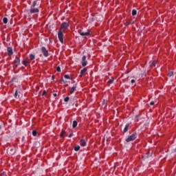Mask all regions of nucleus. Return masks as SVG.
I'll return each mask as SVG.
<instances>
[{
  "label": "nucleus",
  "mask_w": 176,
  "mask_h": 176,
  "mask_svg": "<svg viewBox=\"0 0 176 176\" xmlns=\"http://www.w3.org/2000/svg\"><path fill=\"white\" fill-rule=\"evenodd\" d=\"M38 4V1H34L30 6L29 12H28V16L30 19H38V14L41 10V7L36 8Z\"/></svg>",
  "instance_id": "nucleus-1"
},
{
  "label": "nucleus",
  "mask_w": 176,
  "mask_h": 176,
  "mask_svg": "<svg viewBox=\"0 0 176 176\" xmlns=\"http://www.w3.org/2000/svg\"><path fill=\"white\" fill-rule=\"evenodd\" d=\"M137 139V133H134L132 135H129L126 138V142H131V141H134Z\"/></svg>",
  "instance_id": "nucleus-2"
},
{
  "label": "nucleus",
  "mask_w": 176,
  "mask_h": 176,
  "mask_svg": "<svg viewBox=\"0 0 176 176\" xmlns=\"http://www.w3.org/2000/svg\"><path fill=\"white\" fill-rule=\"evenodd\" d=\"M58 39L60 43H64V33H63L61 30H59L58 32Z\"/></svg>",
  "instance_id": "nucleus-3"
},
{
  "label": "nucleus",
  "mask_w": 176,
  "mask_h": 176,
  "mask_svg": "<svg viewBox=\"0 0 176 176\" xmlns=\"http://www.w3.org/2000/svg\"><path fill=\"white\" fill-rule=\"evenodd\" d=\"M69 27V23H68V22H63L60 25V28L59 30H61V31H63V30H67V28H68Z\"/></svg>",
  "instance_id": "nucleus-4"
},
{
  "label": "nucleus",
  "mask_w": 176,
  "mask_h": 176,
  "mask_svg": "<svg viewBox=\"0 0 176 176\" xmlns=\"http://www.w3.org/2000/svg\"><path fill=\"white\" fill-rule=\"evenodd\" d=\"M41 53H43L44 57H49V51H47L45 47H41Z\"/></svg>",
  "instance_id": "nucleus-5"
},
{
  "label": "nucleus",
  "mask_w": 176,
  "mask_h": 176,
  "mask_svg": "<svg viewBox=\"0 0 176 176\" xmlns=\"http://www.w3.org/2000/svg\"><path fill=\"white\" fill-rule=\"evenodd\" d=\"M20 65V58L16 56L15 60L14 61V67L17 68Z\"/></svg>",
  "instance_id": "nucleus-6"
},
{
  "label": "nucleus",
  "mask_w": 176,
  "mask_h": 176,
  "mask_svg": "<svg viewBox=\"0 0 176 176\" xmlns=\"http://www.w3.org/2000/svg\"><path fill=\"white\" fill-rule=\"evenodd\" d=\"M86 56H83L81 59V65L82 67H86L87 65V60H86Z\"/></svg>",
  "instance_id": "nucleus-7"
},
{
  "label": "nucleus",
  "mask_w": 176,
  "mask_h": 176,
  "mask_svg": "<svg viewBox=\"0 0 176 176\" xmlns=\"http://www.w3.org/2000/svg\"><path fill=\"white\" fill-rule=\"evenodd\" d=\"M79 34L81 36H89V35H90V30H88L87 32H85L80 31Z\"/></svg>",
  "instance_id": "nucleus-8"
},
{
  "label": "nucleus",
  "mask_w": 176,
  "mask_h": 176,
  "mask_svg": "<svg viewBox=\"0 0 176 176\" xmlns=\"http://www.w3.org/2000/svg\"><path fill=\"white\" fill-rule=\"evenodd\" d=\"M80 145L81 146H86V145H87V142H86V140H85V139H81L80 141Z\"/></svg>",
  "instance_id": "nucleus-9"
},
{
  "label": "nucleus",
  "mask_w": 176,
  "mask_h": 176,
  "mask_svg": "<svg viewBox=\"0 0 176 176\" xmlns=\"http://www.w3.org/2000/svg\"><path fill=\"white\" fill-rule=\"evenodd\" d=\"M87 72V69L84 68L82 69L80 72V78H82V76H83V75H85V74H86V72Z\"/></svg>",
  "instance_id": "nucleus-10"
},
{
  "label": "nucleus",
  "mask_w": 176,
  "mask_h": 176,
  "mask_svg": "<svg viewBox=\"0 0 176 176\" xmlns=\"http://www.w3.org/2000/svg\"><path fill=\"white\" fill-rule=\"evenodd\" d=\"M75 90H76V85L73 86L72 88L69 89V93L70 94H74L75 93Z\"/></svg>",
  "instance_id": "nucleus-11"
},
{
  "label": "nucleus",
  "mask_w": 176,
  "mask_h": 176,
  "mask_svg": "<svg viewBox=\"0 0 176 176\" xmlns=\"http://www.w3.org/2000/svg\"><path fill=\"white\" fill-rule=\"evenodd\" d=\"M14 97H15L16 98H20V97H21V94H20V92H19V91L16 90L14 94Z\"/></svg>",
  "instance_id": "nucleus-12"
},
{
  "label": "nucleus",
  "mask_w": 176,
  "mask_h": 176,
  "mask_svg": "<svg viewBox=\"0 0 176 176\" xmlns=\"http://www.w3.org/2000/svg\"><path fill=\"white\" fill-rule=\"evenodd\" d=\"M8 56H12L13 55V49L12 47H8Z\"/></svg>",
  "instance_id": "nucleus-13"
},
{
  "label": "nucleus",
  "mask_w": 176,
  "mask_h": 176,
  "mask_svg": "<svg viewBox=\"0 0 176 176\" xmlns=\"http://www.w3.org/2000/svg\"><path fill=\"white\" fill-rule=\"evenodd\" d=\"M129 128H130V124H126L124 129L123 133H127V131H129Z\"/></svg>",
  "instance_id": "nucleus-14"
},
{
  "label": "nucleus",
  "mask_w": 176,
  "mask_h": 176,
  "mask_svg": "<svg viewBox=\"0 0 176 176\" xmlns=\"http://www.w3.org/2000/svg\"><path fill=\"white\" fill-rule=\"evenodd\" d=\"M65 134H67V132H65V131H62L60 133V137L61 138H64V136L65 135Z\"/></svg>",
  "instance_id": "nucleus-15"
},
{
  "label": "nucleus",
  "mask_w": 176,
  "mask_h": 176,
  "mask_svg": "<svg viewBox=\"0 0 176 176\" xmlns=\"http://www.w3.org/2000/svg\"><path fill=\"white\" fill-rule=\"evenodd\" d=\"M78 126V121L74 120L72 124L73 129H75Z\"/></svg>",
  "instance_id": "nucleus-16"
},
{
  "label": "nucleus",
  "mask_w": 176,
  "mask_h": 176,
  "mask_svg": "<svg viewBox=\"0 0 176 176\" xmlns=\"http://www.w3.org/2000/svg\"><path fill=\"white\" fill-rule=\"evenodd\" d=\"M157 63V62L156 60L153 61V62L151 63V68H153V67H156V63Z\"/></svg>",
  "instance_id": "nucleus-17"
},
{
  "label": "nucleus",
  "mask_w": 176,
  "mask_h": 176,
  "mask_svg": "<svg viewBox=\"0 0 176 176\" xmlns=\"http://www.w3.org/2000/svg\"><path fill=\"white\" fill-rule=\"evenodd\" d=\"M74 151H75L76 152H78V151H80V146H76L74 147Z\"/></svg>",
  "instance_id": "nucleus-18"
},
{
  "label": "nucleus",
  "mask_w": 176,
  "mask_h": 176,
  "mask_svg": "<svg viewBox=\"0 0 176 176\" xmlns=\"http://www.w3.org/2000/svg\"><path fill=\"white\" fill-rule=\"evenodd\" d=\"M30 60H35V55L30 54Z\"/></svg>",
  "instance_id": "nucleus-19"
},
{
  "label": "nucleus",
  "mask_w": 176,
  "mask_h": 176,
  "mask_svg": "<svg viewBox=\"0 0 176 176\" xmlns=\"http://www.w3.org/2000/svg\"><path fill=\"white\" fill-rule=\"evenodd\" d=\"M3 22L4 23V24H8V18L4 17L3 19Z\"/></svg>",
  "instance_id": "nucleus-20"
},
{
  "label": "nucleus",
  "mask_w": 176,
  "mask_h": 176,
  "mask_svg": "<svg viewBox=\"0 0 176 176\" xmlns=\"http://www.w3.org/2000/svg\"><path fill=\"white\" fill-rule=\"evenodd\" d=\"M131 14L132 16H135L137 14V11L135 10H133Z\"/></svg>",
  "instance_id": "nucleus-21"
},
{
  "label": "nucleus",
  "mask_w": 176,
  "mask_h": 176,
  "mask_svg": "<svg viewBox=\"0 0 176 176\" xmlns=\"http://www.w3.org/2000/svg\"><path fill=\"white\" fill-rule=\"evenodd\" d=\"M173 75H174V72H170L168 74V76H169V78H171V76H173Z\"/></svg>",
  "instance_id": "nucleus-22"
},
{
  "label": "nucleus",
  "mask_w": 176,
  "mask_h": 176,
  "mask_svg": "<svg viewBox=\"0 0 176 176\" xmlns=\"http://www.w3.org/2000/svg\"><path fill=\"white\" fill-rule=\"evenodd\" d=\"M56 71H57V72H61V68L60 67V66H58L56 67Z\"/></svg>",
  "instance_id": "nucleus-23"
},
{
  "label": "nucleus",
  "mask_w": 176,
  "mask_h": 176,
  "mask_svg": "<svg viewBox=\"0 0 176 176\" xmlns=\"http://www.w3.org/2000/svg\"><path fill=\"white\" fill-rule=\"evenodd\" d=\"M64 101L65 102H68L69 101V97H66L65 99H64Z\"/></svg>",
  "instance_id": "nucleus-24"
},
{
  "label": "nucleus",
  "mask_w": 176,
  "mask_h": 176,
  "mask_svg": "<svg viewBox=\"0 0 176 176\" xmlns=\"http://www.w3.org/2000/svg\"><path fill=\"white\" fill-rule=\"evenodd\" d=\"M113 80H114L113 78H111L110 80H109L108 83L112 84L113 83Z\"/></svg>",
  "instance_id": "nucleus-25"
},
{
  "label": "nucleus",
  "mask_w": 176,
  "mask_h": 176,
  "mask_svg": "<svg viewBox=\"0 0 176 176\" xmlns=\"http://www.w3.org/2000/svg\"><path fill=\"white\" fill-rule=\"evenodd\" d=\"M64 78H65V79H70L71 78L69 77V75H67V74H65V76H64Z\"/></svg>",
  "instance_id": "nucleus-26"
},
{
  "label": "nucleus",
  "mask_w": 176,
  "mask_h": 176,
  "mask_svg": "<svg viewBox=\"0 0 176 176\" xmlns=\"http://www.w3.org/2000/svg\"><path fill=\"white\" fill-rule=\"evenodd\" d=\"M23 65H25V67H27V64H28V62H27L26 60H23Z\"/></svg>",
  "instance_id": "nucleus-27"
},
{
  "label": "nucleus",
  "mask_w": 176,
  "mask_h": 176,
  "mask_svg": "<svg viewBox=\"0 0 176 176\" xmlns=\"http://www.w3.org/2000/svg\"><path fill=\"white\" fill-rule=\"evenodd\" d=\"M32 135H34V137H36V131H32Z\"/></svg>",
  "instance_id": "nucleus-28"
},
{
  "label": "nucleus",
  "mask_w": 176,
  "mask_h": 176,
  "mask_svg": "<svg viewBox=\"0 0 176 176\" xmlns=\"http://www.w3.org/2000/svg\"><path fill=\"white\" fill-rule=\"evenodd\" d=\"M47 92L45 91H43L42 96H46Z\"/></svg>",
  "instance_id": "nucleus-29"
},
{
  "label": "nucleus",
  "mask_w": 176,
  "mask_h": 176,
  "mask_svg": "<svg viewBox=\"0 0 176 176\" xmlns=\"http://www.w3.org/2000/svg\"><path fill=\"white\" fill-rule=\"evenodd\" d=\"M131 83H132V84H133V83H135V80H134V79L131 80Z\"/></svg>",
  "instance_id": "nucleus-30"
},
{
  "label": "nucleus",
  "mask_w": 176,
  "mask_h": 176,
  "mask_svg": "<svg viewBox=\"0 0 176 176\" xmlns=\"http://www.w3.org/2000/svg\"><path fill=\"white\" fill-rule=\"evenodd\" d=\"M150 105H155V102L151 101V102H150Z\"/></svg>",
  "instance_id": "nucleus-31"
},
{
  "label": "nucleus",
  "mask_w": 176,
  "mask_h": 176,
  "mask_svg": "<svg viewBox=\"0 0 176 176\" xmlns=\"http://www.w3.org/2000/svg\"><path fill=\"white\" fill-rule=\"evenodd\" d=\"M73 135H74V133H70V134L69 135V138H71L72 137H73Z\"/></svg>",
  "instance_id": "nucleus-32"
},
{
  "label": "nucleus",
  "mask_w": 176,
  "mask_h": 176,
  "mask_svg": "<svg viewBox=\"0 0 176 176\" xmlns=\"http://www.w3.org/2000/svg\"><path fill=\"white\" fill-rule=\"evenodd\" d=\"M9 151H10V152H13V149L12 148H10V149L8 148V151L9 152Z\"/></svg>",
  "instance_id": "nucleus-33"
},
{
  "label": "nucleus",
  "mask_w": 176,
  "mask_h": 176,
  "mask_svg": "<svg viewBox=\"0 0 176 176\" xmlns=\"http://www.w3.org/2000/svg\"><path fill=\"white\" fill-rule=\"evenodd\" d=\"M54 97H57V94H54Z\"/></svg>",
  "instance_id": "nucleus-34"
},
{
  "label": "nucleus",
  "mask_w": 176,
  "mask_h": 176,
  "mask_svg": "<svg viewBox=\"0 0 176 176\" xmlns=\"http://www.w3.org/2000/svg\"><path fill=\"white\" fill-rule=\"evenodd\" d=\"M13 153H14V152L11 153V155H13Z\"/></svg>",
  "instance_id": "nucleus-35"
},
{
  "label": "nucleus",
  "mask_w": 176,
  "mask_h": 176,
  "mask_svg": "<svg viewBox=\"0 0 176 176\" xmlns=\"http://www.w3.org/2000/svg\"><path fill=\"white\" fill-rule=\"evenodd\" d=\"M1 129H2V126H1V125H0V130H1Z\"/></svg>",
  "instance_id": "nucleus-36"
},
{
  "label": "nucleus",
  "mask_w": 176,
  "mask_h": 176,
  "mask_svg": "<svg viewBox=\"0 0 176 176\" xmlns=\"http://www.w3.org/2000/svg\"><path fill=\"white\" fill-rule=\"evenodd\" d=\"M63 82H64V79H62Z\"/></svg>",
  "instance_id": "nucleus-37"
}]
</instances>
